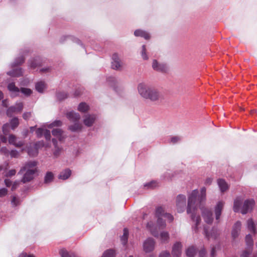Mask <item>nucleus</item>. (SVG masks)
Returning a JSON list of instances; mask_svg holds the SVG:
<instances>
[{"label": "nucleus", "instance_id": "nucleus-24", "mask_svg": "<svg viewBox=\"0 0 257 257\" xmlns=\"http://www.w3.org/2000/svg\"><path fill=\"white\" fill-rule=\"evenodd\" d=\"M35 88L38 92L43 93L46 88V84L42 81L37 82L35 84Z\"/></svg>", "mask_w": 257, "mask_h": 257}, {"label": "nucleus", "instance_id": "nucleus-31", "mask_svg": "<svg viewBox=\"0 0 257 257\" xmlns=\"http://www.w3.org/2000/svg\"><path fill=\"white\" fill-rule=\"evenodd\" d=\"M54 175L51 172H48L46 173L45 176V183L47 184L49 183L53 180Z\"/></svg>", "mask_w": 257, "mask_h": 257}, {"label": "nucleus", "instance_id": "nucleus-20", "mask_svg": "<svg viewBox=\"0 0 257 257\" xmlns=\"http://www.w3.org/2000/svg\"><path fill=\"white\" fill-rule=\"evenodd\" d=\"M96 119L95 115H86L85 116L83 122L84 124L87 126H91L93 124Z\"/></svg>", "mask_w": 257, "mask_h": 257}, {"label": "nucleus", "instance_id": "nucleus-48", "mask_svg": "<svg viewBox=\"0 0 257 257\" xmlns=\"http://www.w3.org/2000/svg\"><path fill=\"white\" fill-rule=\"evenodd\" d=\"M9 142L10 144H13L14 145L15 144V143L16 142V137L13 135H11L9 136Z\"/></svg>", "mask_w": 257, "mask_h": 257}, {"label": "nucleus", "instance_id": "nucleus-46", "mask_svg": "<svg viewBox=\"0 0 257 257\" xmlns=\"http://www.w3.org/2000/svg\"><path fill=\"white\" fill-rule=\"evenodd\" d=\"M142 56L144 60H147L148 59V57L147 56L146 54V49L145 45H143L142 46Z\"/></svg>", "mask_w": 257, "mask_h": 257}, {"label": "nucleus", "instance_id": "nucleus-15", "mask_svg": "<svg viewBox=\"0 0 257 257\" xmlns=\"http://www.w3.org/2000/svg\"><path fill=\"white\" fill-rule=\"evenodd\" d=\"M152 67L154 70L161 72H166L168 70L166 64L159 63L156 60H154L153 61Z\"/></svg>", "mask_w": 257, "mask_h": 257}, {"label": "nucleus", "instance_id": "nucleus-6", "mask_svg": "<svg viewBox=\"0 0 257 257\" xmlns=\"http://www.w3.org/2000/svg\"><path fill=\"white\" fill-rule=\"evenodd\" d=\"M245 241L246 243V248L241 254L240 257H249V255L252 252L253 246V240L250 234L246 235L245 237Z\"/></svg>", "mask_w": 257, "mask_h": 257}, {"label": "nucleus", "instance_id": "nucleus-51", "mask_svg": "<svg viewBox=\"0 0 257 257\" xmlns=\"http://www.w3.org/2000/svg\"><path fill=\"white\" fill-rule=\"evenodd\" d=\"M44 137L46 140L49 141L51 139V133L50 131L47 130H46L44 133Z\"/></svg>", "mask_w": 257, "mask_h": 257}, {"label": "nucleus", "instance_id": "nucleus-47", "mask_svg": "<svg viewBox=\"0 0 257 257\" xmlns=\"http://www.w3.org/2000/svg\"><path fill=\"white\" fill-rule=\"evenodd\" d=\"M16 173V170L15 169H12L9 170L5 175V176L7 177H11L14 175H15Z\"/></svg>", "mask_w": 257, "mask_h": 257}, {"label": "nucleus", "instance_id": "nucleus-45", "mask_svg": "<svg viewBox=\"0 0 257 257\" xmlns=\"http://www.w3.org/2000/svg\"><path fill=\"white\" fill-rule=\"evenodd\" d=\"M62 124V122L60 120H55L48 126L49 128H52L53 126H59Z\"/></svg>", "mask_w": 257, "mask_h": 257}, {"label": "nucleus", "instance_id": "nucleus-17", "mask_svg": "<svg viewBox=\"0 0 257 257\" xmlns=\"http://www.w3.org/2000/svg\"><path fill=\"white\" fill-rule=\"evenodd\" d=\"M8 89L11 92V96L12 97H16L19 94L20 89L15 85L14 82H11L8 84Z\"/></svg>", "mask_w": 257, "mask_h": 257}, {"label": "nucleus", "instance_id": "nucleus-33", "mask_svg": "<svg viewBox=\"0 0 257 257\" xmlns=\"http://www.w3.org/2000/svg\"><path fill=\"white\" fill-rule=\"evenodd\" d=\"M196 249L193 246L189 247L186 251V255L188 257H194Z\"/></svg>", "mask_w": 257, "mask_h": 257}, {"label": "nucleus", "instance_id": "nucleus-32", "mask_svg": "<svg viewBox=\"0 0 257 257\" xmlns=\"http://www.w3.org/2000/svg\"><path fill=\"white\" fill-rule=\"evenodd\" d=\"M241 205V200L239 199H236L234 201L233 210L234 212H238L240 210V207Z\"/></svg>", "mask_w": 257, "mask_h": 257}, {"label": "nucleus", "instance_id": "nucleus-16", "mask_svg": "<svg viewBox=\"0 0 257 257\" xmlns=\"http://www.w3.org/2000/svg\"><path fill=\"white\" fill-rule=\"evenodd\" d=\"M121 67V63L118 55L114 53L112 56L111 67L113 69L119 70Z\"/></svg>", "mask_w": 257, "mask_h": 257}, {"label": "nucleus", "instance_id": "nucleus-44", "mask_svg": "<svg viewBox=\"0 0 257 257\" xmlns=\"http://www.w3.org/2000/svg\"><path fill=\"white\" fill-rule=\"evenodd\" d=\"M39 63L37 62V58L35 59H32L30 61V65L31 67L35 68H36Z\"/></svg>", "mask_w": 257, "mask_h": 257}, {"label": "nucleus", "instance_id": "nucleus-4", "mask_svg": "<svg viewBox=\"0 0 257 257\" xmlns=\"http://www.w3.org/2000/svg\"><path fill=\"white\" fill-rule=\"evenodd\" d=\"M67 117L74 124L69 126V128L72 132H76L80 130L82 128V125L79 123V120L80 116L79 113L74 111H70L66 114Z\"/></svg>", "mask_w": 257, "mask_h": 257}, {"label": "nucleus", "instance_id": "nucleus-34", "mask_svg": "<svg viewBox=\"0 0 257 257\" xmlns=\"http://www.w3.org/2000/svg\"><path fill=\"white\" fill-rule=\"evenodd\" d=\"M147 227L150 229V230L152 234L155 237H158V232L154 229L153 226V223L150 222L148 223L147 224Z\"/></svg>", "mask_w": 257, "mask_h": 257}, {"label": "nucleus", "instance_id": "nucleus-36", "mask_svg": "<svg viewBox=\"0 0 257 257\" xmlns=\"http://www.w3.org/2000/svg\"><path fill=\"white\" fill-rule=\"evenodd\" d=\"M169 238V235L168 232L163 231L161 233L160 239L162 242H165L168 241Z\"/></svg>", "mask_w": 257, "mask_h": 257}, {"label": "nucleus", "instance_id": "nucleus-25", "mask_svg": "<svg viewBox=\"0 0 257 257\" xmlns=\"http://www.w3.org/2000/svg\"><path fill=\"white\" fill-rule=\"evenodd\" d=\"M217 183L218 186L220 189V191L222 192H223L226 191L228 188V185L226 183V182L224 181V180L222 179H219L217 181Z\"/></svg>", "mask_w": 257, "mask_h": 257}, {"label": "nucleus", "instance_id": "nucleus-55", "mask_svg": "<svg viewBox=\"0 0 257 257\" xmlns=\"http://www.w3.org/2000/svg\"><path fill=\"white\" fill-rule=\"evenodd\" d=\"M8 190L6 188H2L0 189V197L5 196L7 195Z\"/></svg>", "mask_w": 257, "mask_h": 257}, {"label": "nucleus", "instance_id": "nucleus-3", "mask_svg": "<svg viewBox=\"0 0 257 257\" xmlns=\"http://www.w3.org/2000/svg\"><path fill=\"white\" fill-rule=\"evenodd\" d=\"M37 165V162L35 161H30L25 164L18 173V174H22L25 171L22 182L24 183L30 182L31 181L34 176L37 169L35 168Z\"/></svg>", "mask_w": 257, "mask_h": 257}, {"label": "nucleus", "instance_id": "nucleus-18", "mask_svg": "<svg viewBox=\"0 0 257 257\" xmlns=\"http://www.w3.org/2000/svg\"><path fill=\"white\" fill-rule=\"evenodd\" d=\"M182 245L179 242L175 243L172 248V253L173 257H180L181 254Z\"/></svg>", "mask_w": 257, "mask_h": 257}, {"label": "nucleus", "instance_id": "nucleus-13", "mask_svg": "<svg viewBox=\"0 0 257 257\" xmlns=\"http://www.w3.org/2000/svg\"><path fill=\"white\" fill-rule=\"evenodd\" d=\"M23 108V104L21 102H18L15 106L10 107L7 111V115L9 116L12 115L14 112H20Z\"/></svg>", "mask_w": 257, "mask_h": 257}, {"label": "nucleus", "instance_id": "nucleus-53", "mask_svg": "<svg viewBox=\"0 0 257 257\" xmlns=\"http://www.w3.org/2000/svg\"><path fill=\"white\" fill-rule=\"evenodd\" d=\"M108 81L110 82V83H112L111 85H112V86L114 87V89L115 90V85H116V80L115 78H114V77H110L108 79Z\"/></svg>", "mask_w": 257, "mask_h": 257}, {"label": "nucleus", "instance_id": "nucleus-11", "mask_svg": "<svg viewBox=\"0 0 257 257\" xmlns=\"http://www.w3.org/2000/svg\"><path fill=\"white\" fill-rule=\"evenodd\" d=\"M155 241L152 238H147L143 244V248L146 252L152 251L155 248Z\"/></svg>", "mask_w": 257, "mask_h": 257}, {"label": "nucleus", "instance_id": "nucleus-64", "mask_svg": "<svg viewBox=\"0 0 257 257\" xmlns=\"http://www.w3.org/2000/svg\"><path fill=\"white\" fill-rule=\"evenodd\" d=\"M50 70V68L49 67H46V68H42L40 70V71L42 72V73H44V72H48Z\"/></svg>", "mask_w": 257, "mask_h": 257}, {"label": "nucleus", "instance_id": "nucleus-21", "mask_svg": "<svg viewBox=\"0 0 257 257\" xmlns=\"http://www.w3.org/2000/svg\"><path fill=\"white\" fill-rule=\"evenodd\" d=\"M247 225L248 230L253 233H257V224H254L252 219H248Z\"/></svg>", "mask_w": 257, "mask_h": 257}, {"label": "nucleus", "instance_id": "nucleus-2", "mask_svg": "<svg viewBox=\"0 0 257 257\" xmlns=\"http://www.w3.org/2000/svg\"><path fill=\"white\" fill-rule=\"evenodd\" d=\"M138 91L142 97L152 102L158 103L163 98V94L158 89L145 83L138 84Z\"/></svg>", "mask_w": 257, "mask_h": 257}, {"label": "nucleus", "instance_id": "nucleus-54", "mask_svg": "<svg viewBox=\"0 0 257 257\" xmlns=\"http://www.w3.org/2000/svg\"><path fill=\"white\" fill-rule=\"evenodd\" d=\"M0 152L2 154L8 156L9 154L10 151L6 147H2L1 149Z\"/></svg>", "mask_w": 257, "mask_h": 257}, {"label": "nucleus", "instance_id": "nucleus-62", "mask_svg": "<svg viewBox=\"0 0 257 257\" xmlns=\"http://www.w3.org/2000/svg\"><path fill=\"white\" fill-rule=\"evenodd\" d=\"M9 127V124H5L3 126V131L5 135H7V131L6 130Z\"/></svg>", "mask_w": 257, "mask_h": 257}, {"label": "nucleus", "instance_id": "nucleus-43", "mask_svg": "<svg viewBox=\"0 0 257 257\" xmlns=\"http://www.w3.org/2000/svg\"><path fill=\"white\" fill-rule=\"evenodd\" d=\"M163 214L164 216V218L167 219L169 221L171 222L173 220V219H174L173 216L169 213L165 212L164 210V213H163Z\"/></svg>", "mask_w": 257, "mask_h": 257}, {"label": "nucleus", "instance_id": "nucleus-38", "mask_svg": "<svg viewBox=\"0 0 257 257\" xmlns=\"http://www.w3.org/2000/svg\"><path fill=\"white\" fill-rule=\"evenodd\" d=\"M181 140V138L178 136H174L172 137L169 141V143L171 144H175L179 142H180Z\"/></svg>", "mask_w": 257, "mask_h": 257}, {"label": "nucleus", "instance_id": "nucleus-49", "mask_svg": "<svg viewBox=\"0 0 257 257\" xmlns=\"http://www.w3.org/2000/svg\"><path fill=\"white\" fill-rule=\"evenodd\" d=\"M12 158H18L19 156V152L16 150H12L10 153Z\"/></svg>", "mask_w": 257, "mask_h": 257}, {"label": "nucleus", "instance_id": "nucleus-27", "mask_svg": "<svg viewBox=\"0 0 257 257\" xmlns=\"http://www.w3.org/2000/svg\"><path fill=\"white\" fill-rule=\"evenodd\" d=\"M52 135L57 137L60 141L63 139L62 136L63 131L59 128H54L52 131Z\"/></svg>", "mask_w": 257, "mask_h": 257}, {"label": "nucleus", "instance_id": "nucleus-30", "mask_svg": "<svg viewBox=\"0 0 257 257\" xmlns=\"http://www.w3.org/2000/svg\"><path fill=\"white\" fill-rule=\"evenodd\" d=\"M89 109V106L85 102L80 103L78 106V110L82 112H85Z\"/></svg>", "mask_w": 257, "mask_h": 257}, {"label": "nucleus", "instance_id": "nucleus-60", "mask_svg": "<svg viewBox=\"0 0 257 257\" xmlns=\"http://www.w3.org/2000/svg\"><path fill=\"white\" fill-rule=\"evenodd\" d=\"M23 145H24V143L23 142L19 141L18 143L16 142L14 145L17 147H21L23 146Z\"/></svg>", "mask_w": 257, "mask_h": 257}, {"label": "nucleus", "instance_id": "nucleus-9", "mask_svg": "<svg viewBox=\"0 0 257 257\" xmlns=\"http://www.w3.org/2000/svg\"><path fill=\"white\" fill-rule=\"evenodd\" d=\"M164 209L162 207H159L156 209V215L158 217L157 224L159 228H163L166 226L165 221L163 220Z\"/></svg>", "mask_w": 257, "mask_h": 257}, {"label": "nucleus", "instance_id": "nucleus-14", "mask_svg": "<svg viewBox=\"0 0 257 257\" xmlns=\"http://www.w3.org/2000/svg\"><path fill=\"white\" fill-rule=\"evenodd\" d=\"M224 202L222 201H220L217 202L214 207L215 219L218 223L219 222L220 217L224 207Z\"/></svg>", "mask_w": 257, "mask_h": 257}, {"label": "nucleus", "instance_id": "nucleus-7", "mask_svg": "<svg viewBox=\"0 0 257 257\" xmlns=\"http://www.w3.org/2000/svg\"><path fill=\"white\" fill-rule=\"evenodd\" d=\"M176 202L177 211L179 213L183 212L186 207V196L182 194L178 195L176 198Z\"/></svg>", "mask_w": 257, "mask_h": 257}, {"label": "nucleus", "instance_id": "nucleus-61", "mask_svg": "<svg viewBox=\"0 0 257 257\" xmlns=\"http://www.w3.org/2000/svg\"><path fill=\"white\" fill-rule=\"evenodd\" d=\"M205 254H206V251L204 249H202L200 250V251H199V256L200 257H204Z\"/></svg>", "mask_w": 257, "mask_h": 257}, {"label": "nucleus", "instance_id": "nucleus-58", "mask_svg": "<svg viewBox=\"0 0 257 257\" xmlns=\"http://www.w3.org/2000/svg\"><path fill=\"white\" fill-rule=\"evenodd\" d=\"M212 182V179L211 178H207L205 181V184L206 185H209Z\"/></svg>", "mask_w": 257, "mask_h": 257}, {"label": "nucleus", "instance_id": "nucleus-50", "mask_svg": "<svg viewBox=\"0 0 257 257\" xmlns=\"http://www.w3.org/2000/svg\"><path fill=\"white\" fill-rule=\"evenodd\" d=\"M61 151V148H60L58 147H55V150L54 151V152H53V154H54V156L56 157H58L59 156V155L60 154Z\"/></svg>", "mask_w": 257, "mask_h": 257}, {"label": "nucleus", "instance_id": "nucleus-8", "mask_svg": "<svg viewBox=\"0 0 257 257\" xmlns=\"http://www.w3.org/2000/svg\"><path fill=\"white\" fill-rule=\"evenodd\" d=\"M44 146V142L43 141H38L35 143L33 147L31 146L28 148V153L30 156H36L38 154V150L39 149L43 148Z\"/></svg>", "mask_w": 257, "mask_h": 257}, {"label": "nucleus", "instance_id": "nucleus-63", "mask_svg": "<svg viewBox=\"0 0 257 257\" xmlns=\"http://www.w3.org/2000/svg\"><path fill=\"white\" fill-rule=\"evenodd\" d=\"M8 165L9 164L8 163H6L5 165H4L0 166V171H1L3 170L6 169Z\"/></svg>", "mask_w": 257, "mask_h": 257}, {"label": "nucleus", "instance_id": "nucleus-29", "mask_svg": "<svg viewBox=\"0 0 257 257\" xmlns=\"http://www.w3.org/2000/svg\"><path fill=\"white\" fill-rule=\"evenodd\" d=\"M60 254L61 257H77L73 253L69 252L64 249H62L60 251Z\"/></svg>", "mask_w": 257, "mask_h": 257}, {"label": "nucleus", "instance_id": "nucleus-59", "mask_svg": "<svg viewBox=\"0 0 257 257\" xmlns=\"http://www.w3.org/2000/svg\"><path fill=\"white\" fill-rule=\"evenodd\" d=\"M12 181L10 179H6L5 180V185L7 187H10L12 185Z\"/></svg>", "mask_w": 257, "mask_h": 257}, {"label": "nucleus", "instance_id": "nucleus-19", "mask_svg": "<svg viewBox=\"0 0 257 257\" xmlns=\"http://www.w3.org/2000/svg\"><path fill=\"white\" fill-rule=\"evenodd\" d=\"M241 226V224L240 221H237L234 224L231 231V235L233 239H235L238 236L240 231Z\"/></svg>", "mask_w": 257, "mask_h": 257}, {"label": "nucleus", "instance_id": "nucleus-1", "mask_svg": "<svg viewBox=\"0 0 257 257\" xmlns=\"http://www.w3.org/2000/svg\"><path fill=\"white\" fill-rule=\"evenodd\" d=\"M201 194L198 196V191L195 189L192 191L189 195L188 205L187 208V214H191V218L193 221L195 222V229H197V226L199 224L201 221L199 215L196 213V207L198 203H202L204 201L206 197V188L202 187L201 189Z\"/></svg>", "mask_w": 257, "mask_h": 257}, {"label": "nucleus", "instance_id": "nucleus-10", "mask_svg": "<svg viewBox=\"0 0 257 257\" xmlns=\"http://www.w3.org/2000/svg\"><path fill=\"white\" fill-rule=\"evenodd\" d=\"M255 204V201L253 199H248L244 202L243 206L241 209V212L245 214L251 211Z\"/></svg>", "mask_w": 257, "mask_h": 257}, {"label": "nucleus", "instance_id": "nucleus-39", "mask_svg": "<svg viewBox=\"0 0 257 257\" xmlns=\"http://www.w3.org/2000/svg\"><path fill=\"white\" fill-rule=\"evenodd\" d=\"M21 91L26 96H29L32 93V90L31 89L27 88H21Z\"/></svg>", "mask_w": 257, "mask_h": 257}, {"label": "nucleus", "instance_id": "nucleus-12", "mask_svg": "<svg viewBox=\"0 0 257 257\" xmlns=\"http://www.w3.org/2000/svg\"><path fill=\"white\" fill-rule=\"evenodd\" d=\"M202 215L205 222L208 224H211L213 222V217L212 211L208 208L202 209Z\"/></svg>", "mask_w": 257, "mask_h": 257}, {"label": "nucleus", "instance_id": "nucleus-37", "mask_svg": "<svg viewBox=\"0 0 257 257\" xmlns=\"http://www.w3.org/2000/svg\"><path fill=\"white\" fill-rule=\"evenodd\" d=\"M67 97L68 94L65 92H58L57 93V98L60 100H62Z\"/></svg>", "mask_w": 257, "mask_h": 257}, {"label": "nucleus", "instance_id": "nucleus-52", "mask_svg": "<svg viewBox=\"0 0 257 257\" xmlns=\"http://www.w3.org/2000/svg\"><path fill=\"white\" fill-rule=\"evenodd\" d=\"M44 131L41 128H39L36 130V133L38 138H41L44 134Z\"/></svg>", "mask_w": 257, "mask_h": 257}, {"label": "nucleus", "instance_id": "nucleus-28", "mask_svg": "<svg viewBox=\"0 0 257 257\" xmlns=\"http://www.w3.org/2000/svg\"><path fill=\"white\" fill-rule=\"evenodd\" d=\"M128 235V230L127 228H125L123 229V234L120 237L121 241L123 245H125L127 242V238Z\"/></svg>", "mask_w": 257, "mask_h": 257}, {"label": "nucleus", "instance_id": "nucleus-40", "mask_svg": "<svg viewBox=\"0 0 257 257\" xmlns=\"http://www.w3.org/2000/svg\"><path fill=\"white\" fill-rule=\"evenodd\" d=\"M19 120L17 118H14L11 121V127L12 129L14 130L19 125Z\"/></svg>", "mask_w": 257, "mask_h": 257}, {"label": "nucleus", "instance_id": "nucleus-23", "mask_svg": "<svg viewBox=\"0 0 257 257\" xmlns=\"http://www.w3.org/2000/svg\"><path fill=\"white\" fill-rule=\"evenodd\" d=\"M134 35L137 37L144 38L146 40H148L150 38V34L142 30H137L135 31Z\"/></svg>", "mask_w": 257, "mask_h": 257}, {"label": "nucleus", "instance_id": "nucleus-5", "mask_svg": "<svg viewBox=\"0 0 257 257\" xmlns=\"http://www.w3.org/2000/svg\"><path fill=\"white\" fill-rule=\"evenodd\" d=\"M25 59L23 56H21L17 58L14 63L12 64V67L14 68L12 70L7 72V74L12 77H19L22 75L23 70L21 68H14L24 63Z\"/></svg>", "mask_w": 257, "mask_h": 257}, {"label": "nucleus", "instance_id": "nucleus-42", "mask_svg": "<svg viewBox=\"0 0 257 257\" xmlns=\"http://www.w3.org/2000/svg\"><path fill=\"white\" fill-rule=\"evenodd\" d=\"M11 203L13 206H17L20 204V201L19 198L15 196H13L12 199Z\"/></svg>", "mask_w": 257, "mask_h": 257}, {"label": "nucleus", "instance_id": "nucleus-57", "mask_svg": "<svg viewBox=\"0 0 257 257\" xmlns=\"http://www.w3.org/2000/svg\"><path fill=\"white\" fill-rule=\"evenodd\" d=\"M31 116L30 112H25L23 114V117L25 119H29Z\"/></svg>", "mask_w": 257, "mask_h": 257}, {"label": "nucleus", "instance_id": "nucleus-22", "mask_svg": "<svg viewBox=\"0 0 257 257\" xmlns=\"http://www.w3.org/2000/svg\"><path fill=\"white\" fill-rule=\"evenodd\" d=\"M204 231L206 237L208 239L210 238V237H212L214 239H215L217 237V236L218 235V233L216 229L215 230L213 229L211 230V232H209L207 228L205 227L204 228Z\"/></svg>", "mask_w": 257, "mask_h": 257}, {"label": "nucleus", "instance_id": "nucleus-56", "mask_svg": "<svg viewBox=\"0 0 257 257\" xmlns=\"http://www.w3.org/2000/svg\"><path fill=\"white\" fill-rule=\"evenodd\" d=\"M159 257H171V255L169 252L165 251L160 254Z\"/></svg>", "mask_w": 257, "mask_h": 257}, {"label": "nucleus", "instance_id": "nucleus-26", "mask_svg": "<svg viewBox=\"0 0 257 257\" xmlns=\"http://www.w3.org/2000/svg\"><path fill=\"white\" fill-rule=\"evenodd\" d=\"M71 174V171L70 169H65L60 173L59 178L62 180H66L70 177Z\"/></svg>", "mask_w": 257, "mask_h": 257}, {"label": "nucleus", "instance_id": "nucleus-41", "mask_svg": "<svg viewBox=\"0 0 257 257\" xmlns=\"http://www.w3.org/2000/svg\"><path fill=\"white\" fill-rule=\"evenodd\" d=\"M157 185V183L156 181H152L149 183H146L144 185V186L145 187H147V188H154Z\"/></svg>", "mask_w": 257, "mask_h": 257}, {"label": "nucleus", "instance_id": "nucleus-35", "mask_svg": "<svg viewBox=\"0 0 257 257\" xmlns=\"http://www.w3.org/2000/svg\"><path fill=\"white\" fill-rule=\"evenodd\" d=\"M115 252L113 249H108L104 252L101 257H114Z\"/></svg>", "mask_w": 257, "mask_h": 257}]
</instances>
